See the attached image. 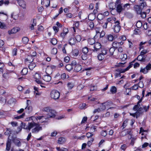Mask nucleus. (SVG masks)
Masks as SVG:
<instances>
[{"instance_id": "4be33fe9", "label": "nucleus", "mask_w": 151, "mask_h": 151, "mask_svg": "<svg viewBox=\"0 0 151 151\" xmlns=\"http://www.w3.org/2000/svg\"><path fill=\"white\" fill-rule=\"evenodd\" d=\"M144 111L142 107H140L137 110L136 112V118H137L139 115L142 114Z\"/></svg>"}, {"instance_id": "bf43d9fd", "label": "nucleus", "mask_w": 151, "mask_h": 151, "mask_svg": "<svg viewBox=\"0 0 151 151\" xmlns=\"http://www.w3.org/2000/svg\"><path fill=\"white\" fill-rule=\"evenodd\" d=\"M139 14L140 15V16L143 18H145L146 17V13L145 12H141V13Z\"/></svg>"}, {"instance_id": "864d4df0", "label": "nucleus", "mask_w": 151, "mask_h": 151, "mask_svg": "<svg viewBox=\"0 0 151 151\" xmlns=\"http://www.w3.org/2000/svg\"><path fill=\"white\" fill-rule=\"evenodd\" d=\"M74 38L76 39V42H79L81 40V37L80 35H77Z\"/></svg>"}, {"instance_id": "de8ad7c7", "label": "nucleus", "mask_w": 151, "mask_h": 151, "mask_svg": "<svg viewBox=\"0 0 151 151\" xmlns=\"http://www.w3.org/2000/svg\"><path fill=\"white\" fill-rule=\"evenodd\" d=\"M115 4L114 5L113 3H110L109 4V8L110 9H113L115 8Z\"/></svg>"}, {"instance_id": "a211bd4d", "label": "nucleus", "mask_w": 151, "mask_h": 151, "mask_svg": "<svg viewBox=\"0 0 151 151\" xmlns=\"http://www.w3.org/2000/svg\"><path fill=\"white\" fill-rule=\"evenodd\" d=\"M50 0H42L41 4L44 5L46 7L50 5Z\"/></svg>"}, {"instance_id": "5701e85b", "label": "nucleus", "mask_w": 151, "mask_h": 151, "mask_svg": "<svg viewBox=\"0 0 151 151\" xmlns=\"http://www.w3.org/2000/svg\"><path fill=\"white\" fill-rule=\"evenodd\" d=\"M82 69L81 66L80 64H77L76 65L74 68V70L76 72L80 71Z\"/></svg>"}, {"instance_id": "4c0bfd02", "label": "nucleus", "mask_w": 151, "mask_h": 151, "mask_svg": "<svg viewBox=\"0 0 151 151\" xmlns=\"http://www.w3.org/2000/svg\"><path fill=\"white\" fill-rule=\"evenodd\" d=\"M104 18V15L102 14H99L97 16V18L99 20H101Z\"/></svg>"}, {"instance_id": "c756f323", "label": "nucleus", "mask_w": 151, "mask_h": 151, "mask_svg": "<svg viewBox=\"0 0 151 151\" xmlns=\"http://www.w3.org/2000/svg\"><path fill=\"white\" fill-rule=\"evenodd\" d=\"M11 132H12V130L11 129L7 128L5 132V134L6 135H10L11 133ZM10 136H10V135L9 136V139L10 137L11 138V137Z\"/></svg>"}, {"instance_id": "a18cd8bd", "label": "nucleus", "mask_w": 151, "mask_h": 151, "mask_svg": "<svg viewBox=\"0 0 151 151\" xmlns=\"http://www.w3.org/2000/svg\"><path fill=\"white\" fill-rule=\"evenodd\" d=\"M140 7L142 10L144 7L146 6V4L145 2H143L140 3V5H139Z\"/></svg>"}, {"instance_id": "58836bf2", "label": "nucleus", "mask_w": 151, "mask_h": 151, "mask_svg": "<svg viewBox=\"0 0 151 151\" xmlns=\"http://www.w3.org/2000/svg\"><path fill=\"white\" fill-rule=\"evenodd\" d=\"M36 117H28L26 118L25 119V120L26 121H29L31 119L32 120V121H34L35 122V120L36 119Z\"/></svg>"}, {"instance_id": "ea45409f", "label": "nucleus", "mask_w": 151, "mask_h": 151, "mask_svg": "<svg viewBox=\"0 0 151 151\" xmlns=\"http://www.w3.org/2000/svg\"><path fill=\"white\" fill-rule=\"evenodd\" d=\"M34 77L36 80L40 79L41 78V76L39 74L36 73L34 75Z\"/></svg>"}, {"instance_id": "f03ea898", "label": "nucleus", "mask_w": 151, "mask_h": 151, "mask_svg": "<svg viewBox=\"0 0 151 151\" xmlns=\"http://www.w3.org/2000/svg\"><path fill=\"white\" fill-rule=\"evenodd\" d=\"M135 60L130 63L129 65L125 69L118 68L116 69V72L115 74V78L120 76L121 73L125 72L131 68L133 65V63L134 62Z\"/></svg>"}, {"instance_id": "6e6552de", "label": "nucleus", "mask_w": 151, "mask_h": 151, "mask_svg": "<svg viewBox=\"0 0 151 151\" xmlns=\"http://www.w3.org/2000/svg\"><path fill=\"white\" fill-rule=\"evenodd\" d=\"M151 68V64L149 63L146 67L144 68H141L140 70V72L144 74H146L148 72Z\"/></svg>"}, {"instance_id": "2eb2a0df", "label": "nucleus", "mask_w": 151, "mask_h": 151, "mask_svg": "<svg viewBox=\"0 0 151 151\" xmlns=\"http://www.w3.org/2000/svg\"><path fill=\"white\" fill-rule=\"evenodd\" d=\"M130 131L128 129H125L123 131H122L120 134V135L122 136H124L126 135L130 134Z\"/></svg>"}, {"instance_id": "ddd939ff", "label": "nucleus", "mask_w": 151, "mask_h": 151, "mask_svg": "<svg viewBox=\"0 0 151 151\" xmlns=\"http://www.w3.org/2000/svg\"><path fill=\"white\" fill-rule=\"evenodd\" d=\"M18 3L19 5L24 9L26 8V7L25 2L23 0H18Z\"/></svg>"}, {"instance_id": "39448f33", "label": "nucleus", "mask_w": 151, "mask_h": 151, "mask_svg": "<svg viewBox=\"0 0 151 151\" xmlns=\"http://www.w3.org/2000/svg\"><path fill=\"white\" fill-rule=\"evenodd\" d=\"M50 95L52 98L56 100L59 98L60 96V93L57 90H53L51 92Z\"/></svg>"}, {"instance_id": "bb28decb", "label": "nucleus", "mask_w": 151, "mask_h": 151, "mask_svg": "<svg viewBox=\"0 0 151 151\" xmlns=\"http://www.w3.org/2000/svg\"><path fill=\"white\" fill-rule=\"evenodd\" d=\"M36 64L34 63H30L28 65L29 69L30 70H32L36 66Z\"/></svg>"}, {"instance_id": "3c124183", "label": "nucleus", "mask_w": 151, "mask_h": 151, "mask_svg": "<svg viewBox=\"0 0 151 151\" xmlns=\"http://www.w3.org/2000/svg\"><path fill=\"white\" fill-rule=\"evenodd\" d=\"M127 55L126 54H123L121 56V58L122 60L124 61L127 59Z\"/></svg>"}, {"instance_id": "b1692460", "label": "nucleus", "mask_w": 151, "mask_h": 151, "mask_svg": "<svg viewBox=\"0 0 151 151\" xmlns=\"http://www.w3.org/2000/svg\"><path fill=\"white\" fill-rule=\"evenodd\" d=\"M18 31V30L16 27H14L11 30L8 31V32L9 35L16 33Z\"/></svg>"}, {"instance_id": "2f4dec72", "label": "nucleus", "mask_w": 151, "mask_h": 151, "mask_svg": "<svg viewBox=\"0 0 151 151\" xmlns=\"http://www.w3.org/2000/svg\"><path fill=\"white\" fill-rule=\"evenodd\" d=\"M138 60L140 61H143L145 60L144 56H142L140 54L138 56L137 58Z\"/></svg>"}, {"instance_id": "423d86ee", "label": "nucleus", "mask_w": 151, "mask_h": 151, "mask_svg": "<svg viewBox=\"0 0 151 151\" xmlns=\"http://www.w3.org/2000/svg\"><path fill=\"white\" fill-rule=\"evenodd\" d=\"M35 123L36 124L34 126V128L32 129V132L33 133H37L39 131L42 130V127L38 123L35 122Z\"/></svg>"}, {"instance_id": "338daca9", "label": "nucleus", "mask_w": 151, "mask_h": 151, "mask_svg": "<svg viewBox=\"0 0 151 151\" xmlns=\"http://www.w3.org/2000/svg\"><path fill=\"white\" fill-rule=\"evenodd\" d=\"M81 58L82 60H86L87 58V54H84L82 55Z\"/></svg>"}, {"instance_id": "8fccbe9b", "label": "nucleus", "mask_w": 151, "mask_h": 151, "mask_svg": "<svg viewBox=\"0 0 151 151\" xmlns=\"http://www.w3.org/2000/svg\"><path fill=\"white\" fill-rule=\"evenodd\" d=\"M51 42L52 45H55L57 44V41L56 39L53 38L51 40Z\"/></svg>"}, {"instance_id": "0eeeda50", "label": "nucleus", "mask_w": 151, "mask_h": 151, "mask_svg": "<svg viewBox=\"0 0 151 151\" xmlns=\"http://www.w3.org/2000/svg\"><path fill=\"white\" fill-rule=\"evenodd\" d=\"M120 3V0H117L115 2V5L116 6V11L118 13H120L124 10V9Z\"/></svg>"}, {"instance_id": "e2e57ef3", "label": "nucleus", "mask_w": 151, "mask_h": 151, "mask_svg": "<svg viewBox=\"0 0 151 151\" xmlns=\"http://www.w3.org/2000/svg\"><path fill=\"white\" fill-rule=\"evenodd\" d=\"M127 147V145L126 144H123L121 145L120 148L122 150H126Z\"/></svg>"}, {"instance_id": "09e8293b", "label": "nucleus", "mask_w": 151, "mask_h": 151, "mask_svg": "<svg viewBox=\"0 0 151 151\" xmlns=\"http://www.w3.org/2000/svg\"><path fill=\"white\" fill-rule=\"evenodd\" d=\"M86 104L85 103H82L80 104L79 105V108L81 109H85L86 108L85 107Z\"/></svg>"}, {"instance_id": "f257e3e1", "label": "nucleus", "mask_w": 151, "mask_h": 151, "mask_svg": "<svg viewBox=\"0 0 151 151\" xmlns=\"http://www.w3.org/2000/svg\"><path fill=\"white\" fill-rule=\"evenodd\" d=\"M10 141L12 142L15 145L19 147L21 146V143L18 139L16 137H12V138H10V141H8L6 142V150L8 151L10 150Z\"/></svg>"}, {"instance_id": "72a5a7b5", "label": "nucleus", "mask_w": 151, "mask_h": 151, "mask_svg": "<svg viewBox=\"0 0 151 151\" xmlns=\"http://www.w3.org/2000/svg\"><path fill=\"white\" fill-rule=\"evenodd\" d=\"M117 89L116 87L113 86L111 87L110 89V91L113 93H115L116 92Z\"/></svg>"}, {"instance_id": "9d476101", "label": "nucleus", "mask_w": 151, "mask_h": 151, "mask_svg": "<svg viewBox=\"0 0 151 151\" xmlns=\"http://www.w3.org/2000/svg\"><path fill=\"white\" fill-rule=\"evenodd\" d=\"M48 118L47 117L45 118L43 116H38L36 117L37 119L36 120H39V122L42 123L47 122L48 120Z\"/></svg>"}, {"instance_id": "473e14b6", "label": "nucleus", "mask_w": 151, "mask_h": 151, "mask_svg": "<svg viewBox=\"0 0 151 151\" xmlns=\"http://www.w3.org/2000/svg\"><path fill=\"white\" fill-rule=\"evenodd\" d=\"M0 28L2 29H5L7 28V27L4 23H2L0 22Z\"/></svg>"}, {"instance_id": "f3484780", "label": "nucleus", "mask_w": 151, "mask_h": 151, "mask_svg": "<svg viewBox=\"0 0 151 151\" xmlns=\"http://www.w3.org/2000/svg\"><path fill=\"white\" fill-rule=\"evenodd\" d=\"M123 42H118L116 41H114L113 43V46L116 48H117L118 47L120 46L121 45L123 44Z\"/></svg>"}, {"instance_id": "dca6fc26", "label": "nucleus", "mask_w": 151, "mask_h": 151, "mask_svg": "<svg viewBox=\"0 0 151 151\" xmlns=\"http://www.w3.org/2000/svg\"><path fill=\"white\" fill-rule=\"evenodd\" d=\"M108 103L111 104V102L110 101H107L106 102H105L104 103H103L100 106V109L101 110V111H103V110H105L106 108V106L105 105H106Z\"/></svg>"}, {"instance_id": "7ed1b4c3", "label": "nucleus", "mask_w": 151, "mask_h": 151, "mask_svg": "<svg viewBox=\"0 0 151 151\" xmlns=\"http://www.w3.org/2000/svg\"><path fill=\"white\" fill-rule=\"evenodd\" d=\"M43 111L47 112V117L48 118L54 117L55 116V111L51 109L50 107H47L43 108Z\"/></svg>"}, {"instance_id": "7c9ffc66", "label": "nucleus", "mask_w": 151, "mask_h": 151, "mask_svg": "<svg viewBox=\"0 0 151 151\" xmlns=\"http://www.w3.org/2000/svg\"><path fill=\"white\" fill-rule=\"evenodd\" d=\"M95 40L93 38H89L88 40V43L91 45H93L95 43Z\"/></svg>"}, {"instance_id": "4d7b16f0", "label": "nucleus", "mask_w": 151, "mask_h": 151, "mask_svg": "<svg viewBox=\"0 0 151 151\" xmlns=\"http://www.w3.org/2000/svg\"><path fill=\"white\" fill-rule=\"evenodd\" d=\"M25 114L24 113H23L20 116H17L16 117H14V119H19L22 118L25 116Z\"/></svg>"}, {"instance_id": "f704fd0d", "label": "nucleus", "mask_w": 151, "mask_h": 151, "mask_svg": "<svg viewBox=\"0 0 151 151\" xmlns=\"http://www.w3.org/2000/svg\"><path fill=\"white\" fill-rule=\"evenodd\" d=\"M28 72V69L27 68H24L21 71V73L22 75H25Z\"/></svg>"}, {"instance_id": "a878e982", "label": "nucleus", "mask_w": 151, "mask_h": 151, "mask_svg": "<svg viewBox=\"0 0 151 151\" xmlns=\"http://www.w3.org/2000/svg\"><path fill=\"white\" fill-rule=\"evenodd\" d=\"M65 141V139L63 137H60L58 139V143L59 144H62L64 143Z\"/></svg>"}, {"instance_id": "774afa93", "label": "nucleus", "mask_w": 151, "mask_h": 151, "mask_svg": "<svg viewBox=\"0 0 151 151\" xmlns=\"http://www.w3.org/2000/svg\"><path fill=\"white\" fill-rule=\"evenodd\" d=\"M56 149L58 151H64L66 149V148H64L62 147L60 148V147H56Z\"/></svg>"}, {"instance_id": "052dcab7", "label": "nucleus", "mask_w": 151, "mask_h": 151, "mask_svg": "<svg viewBox=\"0 0 151 151\" xmlns=\"http://www.w3.org/2000/svg\"><path fill=\"white\" fill-rule=\"evenodd\" d=\"M3 77L6 79H8L9 78V74L7 73H4L3 74Z\"/></svg>"}, {"instance_id": "49530a36", "label": "nucleus", "mask_w": 151, "mask_h": 151, "mask_svg": "<svg viewBox=\"0 0 151 151\" xmlns=\"http://www.w3.org/2000/svg\"><path fill=\"white\" fill-rule=\"evenodd\" d=\"M88 51V49L87 47H86L82 49V51L84 54H87Z\"/></svg>"}, {"instance_id": "13d9d810", "label": "nucleus", "mask_w": 151, "mask_h": 151, "mask_svg": "<svg viewBox=\"0 0 151 151\" xmlns=\"http://www.w3.org/2000/svg\"><path fill=\"white\" fill-rule=\"evenodd\" d=\"M142 26V22L140 21H138L136 23L137 27L138 28H140Z\"/></svg>"}, {"instance_id": "393cba45", "label": "nucleus", "mask_w": 151, "mask_h": 151, "mask_svg": "<svg viewBox=\"0 0 151 151\" xmlns=\"http://www.w3.org/2000/svg\"><path fill=\"white\" fill-rule=\"evenodd\" d=\"M142 100V98H141V99L139 100L137 103V104L135 105L133 108V109L134 110H136L137 109L139 108L140 106V104H139L141 102Z\"/></svg>"}, {"instance_id": "69168bd1", "label": "nucleus", "mask_w": 151, "mask_h": 151, "mask_svg": "<svg viewBox=\"0 0 151 151\" xmlns=\"http://www.w3.org/2000/svg\"><path fill=\"white\" fill-rule=\"evenodd\" d=\"M138 86V87L140 88H142L144 86V84L142 82V81H140L139 82Z\"/></svg>"}, {"instance_id": "79ce46f5", "label": "nucleus", "mask_w": 151, "mask_h": 151, "mask_svg": "<svg viewBox=\"0 0 151 151\" xmlns=\"http://www.w3.org/2000/svg\"><path fill=\"white\" fill-rule=\"evenodd\" d=\"M113 36L111 35H107V38L108 40L110 41H112L113 40Z\"/></svg>"}, {"instance_id": "4468645a", "label": "nucleus", "mask_w": 151, "mask_h": 151, "mask_svg": "<svg viewBox=\"0 0 151 151\" xmlns=\"http://www.w3.org/2000/svg\"><path fill=\"white\" fill-rule=\"evenodd\" d=\"M43 79L44 81L48 82L51 80V77L49 75L47 74L43 76Z\"/></svg>"}, {"instance_id": "6ab92c4d", "label": "nucleus", "mask_w": 151, "mask_h": 151, "mask_svg": "<svg viewBox=\"0 0 151 151\" xmlns=\"http://www.w3.org/2000/svg\"><path fill=\"white\" fill-rule=\"evenodd\" d=\"M76 43V39L74 37L71 38L69 40V43L70 45H74Z\"/></svg>"}, {"instance_id": "c03bdc74", "label": "nucleus", "mask_w": 151, "mask_h": 151, "mask_svg": "<svg viewBox=\"0 0 151 151\" xmlns=\"http://www.w3.org/2000/svg\"><path fill=\"white\" fill-rule=\"evenodd\" d=\"M98 59L100 60H102L104 58V55L103 54L100 53L97 56Z\"/></svg>"}, {"instance_id": "1a4fd4ad", "label": "nucleus", "mask_w": 151, "mask_h": 151, "mask_svg": "<svg viewBox=\"0 0 151 151\" xmlns=\"http://www.w3.org/2000/svg\"><path fill=\"white\" fill-rule=\"evenodd\" d=\"M115 24L113 27L114 32H118L120 29V26L119 25V21H116L115 22Z\"/></svg>"}, {"instance_id": "0e129e2a", "label": "nucleus", "mask_w": 151, "mask_h": 151, "mask_svg": "<svg viewBox=\"0 0 151 151\" xmlns=\"http://www.w3.org/2000/svg\"><path fill=\"white\" fill-rule=\"evenodd\" d=\"M138 86L137 84H135L132 86L131 87V89L133 90H136L138 88Z\"/></svg>"}, {"instance_id": "aec40b11", "label": "nucleus", "mask_w": 151, "mask_h": 151, "mask_svg": "<svg viewBox=\"0 0 151 151\" xmlns=\"http://www.w3.org/2000/svg\"><path fill=\"white\" fill-rule=\"evenodd\" d=\"M52 70L51 67L48 66L46 69V73L47 74L50 75L52 73Z\"/></svg>"}, {"instance_id": "412c9836", "label": "nucleus", "mask_w": 151, "mask_h": 151, "mask_svg": "<svg viewBox=\"0 0 151 151\" xmlns=\"http://www.w3.org/2000/svg\"><path fill=\"white\" fill-rule=\"evenodd\" d=\"M33 60V58L30 55H28L25 59L26 61H27L29 62H32Z\"/></svg>"}, {"instance_id": "6e6d98bb", "label": "nucleus", "mask_w": 151, "mask_h": 151, "mask_svg": "<svg viewBox=\"0 0 151 151\" xmlns=\"http://www.w3.org/2000/svg\"><path fill=\"white\" fill-rule=\"evenodd\" d=\"M149 145L150 147H151V144H149L148 143L145 142L142 145V148H145Z\"/></svg>"}, {"instance_id": "20e7f679", "label": "nucleus", "mask_w": 151, "mask_h": 151, "mask_svg": "<svg viewBox=\"0 0 151 151\" xmlns=\"http://www.w3.org/2000/svg\"><path fill=\"white\" fill-rule=\"evenodd\" d=\"M22 128L24 129H27L28 130V132H29L30 129L34 128V126L36 124L35 123V122L32 121L31 122H29L28 124V125H26L24 123H22Z\"/></svg>"}, {"instance_id": "f8f14e48", "label": "nucleus", "mask_w": 151, "mask_h": 151, "mask_svg": "<svg viewBox=\"0 0 151 151\" xmlns=\"http://www.w3.org/2000/svg\"><path fill=\"white\" fill-rule=\"evenodd\" d=\"M134 9L137 14H139L142 12V9L140 8L139 5H135L134 7Z\"/></svg>"}, {"instance_id": "cd10ccee", "label": "nucleus", "mask_w": 151, "mask_h": 151, "mask_svg": "<svg viewBox=\"0 0 151 151\" xmlns=\"http://www.w3.org/2000/svg\"><path fill=\"white\" fill-rule=\"evenodd\" d=\"M67 86L68 89L69 90H71L74 87V84L73 83L70 82L67 83Z\"/></svg>"}, {"instance_id": "680f3d73", "label": "nucleus", "mask_w": 151, "mask_h": 151, "mask_svg": "<svg viewBox=\"0 0 151 151\" xmlns=\"http://www.w3.org/2000/svg\"><path fill=\"white\" fill-rule=\"evenodd\" d=\"M34 19L33 24H31V26H29V28L31 30L33 29L34 28V26H36V23L34 22Z\"/></svg>"}, {"instance_id": "603ef678", "label": "nucleus", "mask_w": 151, "mask_h": 151, "mask_svg": "<svg viewBox=\"0 0 151 151\" xmlns=\"http://www.w3.org/2000/svg\"><path fill=\"white\" fill-rule=\"evenodd\" d=\"M57 52V50L56 48H53L51 51V53L52 54L55 55Z\"/></svg>"}, {"instance_id": "a19ab883", "label": "nucleus", "mask_w": 151, "mask_h": 151, "mask_svg": "<svg viewBox=\"0 0 151 151\" xmlns=\"http://www.w3.org/2000/svg\"><path fill=\"white\" fill-rule=\"evenodd\" d=\"M22 40L23 43L25 44L28 42L29 41V39L27 37H24L22 38Z\"/></svg>"}, {"instance_id": "9b49d317", "label": "nucleus", "mask_w": 151, "mask_h": 151, "mask_svg": "<svg viewBox=\"0 0 151 151\" xmlns=\"http://www.w3.org/2000/svg\"><path fill=\"white\" fill-rule=\"evenodd\" d=\"M101 44L99 42H96L94 43V45L93 50L94 52H97L99 50V49L101 48Z\"/></svg>"}, {"instance_id": "37998d69", "label": "nucleus", "mask_w": 151, "mask_h": 151, "mask_svg": "<svg viewBox=\"0 0 151 151\" xmlns=\"http://www.w3.org/2000/svg\"><path fill=\"white\" fill-rule=\"evenodd\" d=\"M136 139L137 137H136L132 138L131 141L130 142V144L132 146H133Z\"/></svg>"}, {"instance_id": "c9c22d12", "label": "nucleus", "mask_w": 151, "mask_h": 151, "mask_svg": "<svg viewBox=\"0 0 151 151\" xmlns=\"http://www.w3.org/2000/svg\"><path fill=\"white\" fill-rule=\"evenodd\" d=\"M65 31H67L65 32H61L60 33V36L62 38H63L65 37L66 35L68 33V30L67 29H65Z\"/></svg>"}, {"instance_id": "5fc2aeb1", "label": "nucleus", "mask_w": 151, "mask_h": 151, "mask_svg": "<svg viewBox=\"0 0 151 151\" xmlns=\"http://www.w3.org/2000/svg\"><path fill=\"white\" fill-rule=\"evenodd\" d=\"M115 50V49L114 47H111L109 49V51L111 55L113 54Z\"/></svg>"}, {"instance_id": "c85d7f7f", "label": "nucleus", "mask_w": 151, "mask_h": 151, "mask_svg": "<svg viewBox=\"0 0 151 151\" xmlns=\"http://www.w3.org/2000/svg\"><path fill=\"white\" fill-rule=\"evenodd\" d=\"M72 53L73 56L76 57L78 55L79 51L77 49H75L72 51Z\"/></svg>"}, {"instance_id": "e433bc0d", "label": "nucleus", "mask_w": 151, "mask_h": 151, "mask_svg": "<svg viewBox=\"0 0 151 151\" xmlns=\"http://www.w3.org/2000/svg\"><path fill=\"white\" fill-rule=\"evenodd\" d=\"M66 70L69 71L73 69V66L71 64H68L65 66Z\"/></svg>"}]
</instances>
